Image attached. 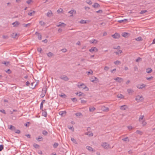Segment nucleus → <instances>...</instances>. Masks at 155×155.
<instances>
[{
	"mask_svg": "<svg viewBox=\"0 0 155 155\" xmlns=\"http://www.w3.org/2000/svg\"><path fill=\"white\" fill-rule=\"evenodd\" d=\"M135 100L138 102H142L143 100V98L142 96L138 95L136 96Z\"/></svg>",
	"mask_w": 155,
	"mask_h": 155,
	"instance_id": "f257e3e1",
	"label": "nucleus"
},
{
	"mask_svg": "<svg viewBox=\"0 0 155 155\" xmlns=\"http://www.w3.org/2000/svg\"><path fill=\"white\" fill-rule=\"evenodd\" d=\"M77 86L79 88H81L82 89H86L87 91H88L89 90L88 88L84 84H81L80 85L78 84Z\"/></svg>",
	"mask_w": 155,
	"mask_h": 155,
	"instance_id": "f03ea898",
	"label": "nucleus"
},
{
	"mask_svg": "<svg viewBox=\"0 0 155 155\" xmlns=\"http://www.w3.org/2000/svg\"><path fill=\"white\" fill-rule=\"evenodd\" d=\"M101 146L105 149H107L109 148V145L108 143L106 142L102 143Z\"/></svg>",
	"mask_w": 155,
	"mask_h": 155,
	"instance_id": "7ed1b4c3",
	"label": "nucleus"
},
{
	"mask_svg": "<svg viewBox=\"0 0 155 155\" xmlns=\"http://www.w3.org/2000/svg\"><path fill=\"white\" fill-rule=\"evenodd\" d=\"M47 91V89L46 87H43L42 91V94L41 95V97H43L45 95Z\"/></svg>",
	"mask_w": 155,
	"mask_h": 155,
	"instance_id": "20e7f679",
	"label": "nucleus"
},
{
	"mask_svg": "<svg viewBox=\"0 0 155 155\" xmlns=\"http://www.w3.org/2000/svg\"><path fill=\"white\" fill-rule=\"evenodd\" d=\"M60 78L65 81H67L69 80V78L66 75H63L61 76Z\"/></svg>",
	"mask_w": 155,
	"mask_h": 155,
	"instance_id": "39448f33",
	"label": "nucleus"
},
{
	"mask_svg": "<svg viewBox=\"0 0 155 155\" xmlns=\"http://www.w3.org/2000/svg\"><path fill=\"white\" fill-rule=\"evenodd\" d=\"M114 79V80L117 81L119 83L123 81V79L122 78L119 77L115 78Z\"/></svg>",
	"mask_w": 155,
	"mask_h": 155,
	"instance_id": "423d86ee",
	"label": "nucleus"
},
{
	"mask_svg": "<svg viewBox=\"0 0 155 155\" xmlns=\"http://www.w3.org/2000/svg\"><path fill=\"white\" fill-rule=\"evenodd\" d=\"M146 85L144 84H138L137 85V87L139 89H142L146 87Z\"/></svg>",
	"mask_w": 155,
	"mask_h": 155,
	"instance_id": "0eeeda50",
	"label": "nucleus"
},
{
	"mask_svg": "<svg viewBox=\"0 0 155 155\" xmlns=\"http://www.w3.org/2000/svg\"><path fill=\"white\" fill-rule=\"evenodd\" d=\"M68 13L71 14L70 16H72L73 14H75L76 13V11L74 9H72L70 11L68 12Z\"/></svg>",
	"mask_w": 155,
	"mask_h": 155,
	"instance_id": "6e6552de",
	"label": "nucleus"
},
{
	"mask_svg": "<svg viewBox=\"0 0 155 155\" xmlns=\"http://www.w3.org/2000/svg\"><path fill=\"white\" fill-rule=\"evenodd\" d=\"M18 34L16 33H13L11 34V36L13 38H18Z\"/></svg>",
	"mask_w": 155,
	"mask_h": 155,
	"instance_id": "1a4fd4ad",
	"label": "nucleus"
},
{
	"mask_svg": "<svg viewBox=\"0 0 155 155\" xmlns=\"http://www.w3.org/2000/svg\"><path fill=\"white\" fill-rule=\"evenodd\" d=\"M89 51L91 52H92L94 51L97 52L98 50L96 47H93L91 49H89Z\"/></svg>",
	"mask_w": 155,
	"mask_h": 155,
	"instance_id": "9d476101",
	"label": "nucleus"
},
{
	"mask_svg": "<svg viewBox=\"0 0 155 155\" xmlns=\"http://www.w3.org/2000/svg\"><path fill=\"white\" fill-rule=\"evenodd\" d=\"M101 109L104 111H107L109 110V108L108 107H106L105 106H102L101 107Z\"/></svg>",
	"mask_w": 155,
	"mask_h": 155,
	"instance_id": "9b49d317",
	"label": "nucleus"
},
{
	"mask_svg": "<svg viewBox=\"0 0 155 155\" xmlns=\"http://www.w3.org/2000/svg\"><path fill=\"white\" fill-rule=\"evenodd\" d=\"M112 36L114 38H117L120 37V35L117 33H115L114 34L112 35Z\"/></svg>",
	"mask_w": 155,
	"mask_h": 155,
	"instance_id": "f8f14e48",
	"label": "nucleus"
},
{
	"mask_svg": "<svg viewBox=\"0 0 155 155\" xmlns=\"http://www.w3.org/2000/svg\"><path fill=\"white\" fill-rule=\"evenodd\" d=\"M35 34L37 35L38 38L39 40H41V39L42 37L41 34L37 32H36Z\"/></svg>",
	"mask_w": 155,
	"mask_h": 155,
	"instance_id": "ddd939ff",
	"label": "nucleus"
},
{
	"mask_svg": "<svg viewBox=\"0 0 155 155\" xmlns=\"http://www.w3.org/2000/svg\"><path fill=\"white\" fill-rule=\"evenodd\" d=\"M52 13L51 10H49L47 14V16L49 17H50L52 15Z\"/></svg>",
	"mask_w": 155,
	"mask_h": 155,
	"instance_id": "4468645a",
	"label": "nucleus"
},
{
	"mask_svg": "<svg viewBox=\"0 0 155 155\" xmlns=\"http://www.w3.org/2000/svg\"><path fill=\"white\" fill-rule=\"evenodd\" d=\"M86 148L90 151L93 152L94 151V149L91 147L87 146L86 147Z\"/></svg>",
	"mask_w": 155,
	"mask_h": 155,
	"instance_id": "2eb2a0df",
	"label": "nucleus"
},
{
	"mask_svg": "<svg viewBox=\"0 0 155 155\" xmlns=\"http://www.w3.org/2000/svg\"><path fill=\"white\" fill-rule=\"evenodd\" d=\"M20 23L18 21H15V22L13 23L12 25L14 26V27H16L17 26L19 25Z\"/></svg>",
	"mask_w": 155,
	"mask_h": 155,
	"instance_id": "dca6fc26",
	"label": "nucleus"
},
{
	"mask_svg": "<svg viewBox=\"0 0 155 155\" xmlns=\"http://www.w3.org/2000/svg\"><path fill=\"white\" fill-rule=\"evenodd\" d=\"M146 71L147 73H150L152 71V69L150 68H149L146 69Z\"/></svg>",
	"mask_w": 155,
	"mask_h": 155,
	"instance_id": "f3484780",
	"label": "nucleus"
},
{
	"mask_svg": "<svg viewBox=\"0 0 155 155\" xmlns=\"http://www.w3.org/2000/svg\"><path fill=\"white\" fill-rule=\"evenodd\" d=\"M127 108L126 105H124L120 107V109L122 110H125Z\"/></svg>",
	"mask_w": 155,
	"mask_h": 155,
	"instance_id": "a211bd4d",
	"label": "nucleus"
},
{
	"mask_svg": "<svg viewBox=\"0 0 155 155\" xmlns=\"http://www.w3.org/2000/svg\"><path fill=\"white\" fill-rule=\"evenodd\" d=\"M66 111H61L59 112V114L62 116H63V115L64 114H66Z\"/></svg>",
	"mask_w": 155,
	"mask_h": 155,
	"instance_id": "6ab92c4d",
	"label": "nucleus"
},
{
	"mask_svg": "<svg viewBox=\"0 0 155 155\" xmlns=\"http://www.w3.org/2000/svg\"><path fill=\"white\" fill-rule=\"evenodd\" d=\"M92 6L94 8H97L100 6V5L97 3H95L92 5Z\"/></svg>",
	"mask_w": 155,
	"mask_h": 155,
	"instance_id": "aec40b11",
	"label": "nucleus"
},
{
	"mask_svg": "<svg viewBox=\"0 0 155 155\" xmlns=\"http://www.w3.org/2000/svg\"><path fill=\"white\" fill-rule=\"evenodd\" d=\"M98 41L95 39H92L91 41H90V42L91 43L96 44L98 42Z\"/></svg>",
	"mask_w": 155,
	"mask_h": 155,
	"instance_id": "412c9836",
	"label": "nucleus"
},
{
	"mask_svg": "<svg viewBox=\"0 0 155 155\" xmlns=\"http://www.w3.org/2000/svg\"><path fill=\"white\" fill-rule=\"evenodd\" d=\"M127 21V19H124L123 20H119L118 21V22L119 23H122V22H126Z\"/></svg>",
	"mask_w": 155,
	"mask_h": 155,
	"instance_id": "4be33fe9",
	"label": "nucleus"
},
{
	"mask_svg": "<svg viewBox=\"0 0 155 155\" xmlns=\"http://www.w3.org/2000/svg\"><path fill=\"white\" fill-rule=\"evenodd\" d=\"M42 110V114L43 116L45 117H46L47 116V112L44 110Z\"/></svg>",
	"mask_w": 155,
	"mask_h": 155,
	"instance_id": "5701e85b",
	"label": "nucleus"
},
{
	"mask_svg": "<svg viewBox=\"0 0 155 155\" xmlns=\"http://www.w3.org/2000/svg\"><path fill=\"white\" fill-rule=\"evenodd\" d=\"M86 135H88L89 136H93V134L91 132H88L85 133Z\"/></svg>",
	"mask_w": 155,
	"mask_h": 155,
	"instance_id": "b1692460",
	"label": "nucleus"
},
{
	"mask_svg": "<svg viewBox=\"0 0 155 155\" xmlns=\"http://www.w3.org/2000/svg\"><path fill=\"white\" fill-rule=\"evenodd\" d=\"M36 139L39 141H41L42 140L43 138L41 136H39L38 138H36Z\"/></svg>",
	"mask_w": 155,
	"mask_h": 155,
	"instance_id": "393cba45",
	"label": "nucleus"
},
{
	"mask_svg": "<svg viewBox=\"0 0 155 155\" xmlns=\"http://www.w3.org/2000/svg\"><path fill=\"white\" fill-rule=\"evenodd\" d=\"M128 35L129 33H127L124 32L122 33V36L124 37H126Z\"/></svg>",
	"mask_w": 155,
	"mask_h": 155,
	"instance_id": "a878e982",
	"label": "nucleus"
},
{
	"mask_svg": "<svg viewBox=\"0 0 155 155\" xmlns=\"http://www.w3.org/2000/svg\"><path fill=\"white\" fill-rule=\"evenodd\" d=\"M42 133L45 136H46L48 134V132L45 130L43 131L42 132Z\"/></svg>",
	"mask_w": 155,
	"mask_h": 155,
	"instance_id": "bb28decb",
	"label": "nucleus"
},
{
	"mask_svg": "<svg viewBox=\"0 0 155 155\" xmlns=\"http://www.w3.org/2000/svg\"><path fill=\"white\" fill-rule=\"evenodd\" d=\"M122 52V51L120 50H119L117 51H116L114 52V53L117 55L119 54H121Z\"/></svg>",
	"mask_w": 155,
	"mask_h": 155,
	"instance_id": "cd10ccee",
	"label": "nucleus"
},
{
	"mask_svg": "<svg viewBox=\"0 0 155 155\" xmlns=\"http://www.w3.org/2000/svg\"><path fill=\"white\" fill-rule=\"evenodd\" d=\"M96 109V108L94 107H89V110L90 112H92L94 111Z\"/></svg>",
	"mask_w": 155,
	"mask_h": 155,
	"instance_id": "c85d7f7f",
	"label": "nucleus"
},
{
	"mask_svg": "<svg viewBox=\"0 0 155 155\" xmlns=\"http://www.w3.org/2000/svg\"><path fill=\"white\" fill-rule=\"evenodd\" d=\"M117 97L120 98H123L124 97V96L122 94H119L117 95Z\"/></svg>",
	"mask_w": 155,
	"mask_h": 155,
	"instance_id": "c756f323",
	"label": "nucleus"
},
{
	"mask_svg": "<svg viewBox=\"0 0 155 155\" xmlns=\"http://www.w3.org/2000/svg\"><path fill=\"white\" fill-rule=\"evenodd\" d=\"M127 91L129 94H130L133 92H134V91L131 89H128L127 90Z\"/></svg>",
	"mask_w": 155,
	"mask_h": 155,
	"instance_id": "7c9ffc66",
	"label": "nucleus"
},
{
	"mask_svg": "<svg viewBox=\"0 0 155 155\" xmlns=\"http://www.w3.org/2000/svg\"><path fill=\"white\" fill-rule=\"evenodd\" d=\"M94 79H92V78H91L90 80L92 82H94L95 81H97L98 80V79H97V78L96 77H94Z\"/></svg>",
	"mask_w": 155,
	"mask_h": 155,
	"instance_id": "2f4dec72",
	"label": "nucleus"
},
{
	"mask_svg": "<svg viewBox=\"0 0 155 155\" xmlns=\"http://www.w3.org/2000/svg\"><path fill=\"white\" fill-rule=\"evenodd\" d=\"M71 140L74 143L76 144L77 143V142L76 141V140L74 138H71Z\"/></svg>",
	"mask_w": 155,
	"mask_h": 155,
	"instance_id": "473e14b6",
	"label": "nucleus"
},
{
	"mask_svg": "<svg viewBox=\"0 0 155 155\" xmlns=\"http://www.w3.org/2000/svg\"><path fill=\"white\" fill-rule=\"evenodd\" d=\"M58 145V144L57 143H55L53 145V146L54 148H57Z\"/></svg>",
	"mask_w": 155,
	"mask_h": 155,
	"instance_id": "72a5a7b5",
	"label": "nucleus"
},
{
	"mask_svg": "<svg viewBox=\"0 0 155 155\" xmlns=\"http://www.w3.org/2000/svg\"><path fill=\"white\" fill-rule=\"evenodd\" d=\"M120 62L119 61H116L114 62V63L116 65H119L120 64Z\"/></svg>",
	"mask_w": 155,
	"mask_h": 155,
	"instance_id": "f704fd0d",
	"label": "nucleus"
},
{
	"mask_svg": "<svg viewBox=\"0 0 155 155\" xmlns=\"http://www.w3.org/2000/svg\"><path fill=\"white\" fill-rule=\"evenodd\" d=\"M75 114L76 116L78 117H80L82 115V114L81 113H77Z\"/></svg>",
	"mask_w": 155,
	"mask_h": 155,
	"instance_id": "c9c22d12",
	"label": "nucleus"
},
{
	"mask_svg": "<svg viewBox=\"0 0 155 155\" xmlns=\"http://www.w3.org/2000/svg\"><path fill=\"white\" fill-rule=\"evenodd\" d=\"M47 54L48 56L49 57H51L53 55V54L51 52H49Z\"/></svg>",
	"mask_w": 155,
	"mask_h": 155,
	"instance_id": "e433bc0d",
	"label": "nucleus"
},
{
	"mask_svg": "<svg viewBox=\"0 0 155 155\" xmlns=\"http://www.w3.org/2000/svg\"><path fill=\"white\" fill-rule=\"evenodd\" d=\"M9 128L11 130H13L15 129V127L12 125H10L9 127Z\"/></svg>",
	"mask_w": 155,
	"mask_h": 155,
	"instance_id": "4c0bfd02",
	"label": "nucleus"
},
{
	"mask_svg": "<svg viewBox=\"0 0 155 155\" xmlns=\"http://www.w3.org/2000/svg\"><path fill=\"white\" fill-rule=\"evenodd\" d=\"M33 1H32V0H28L26 1V3L28 4H29L31 3H33Z\"/></svg>",
	"mask_w": 155,
	"mask_h": 155,
	"instance_id": "58836bf2",
	"label": "nucleus"
},
{
	"mask_svg": "<svg viewBox=\"0 0 155 155\" xmlns=\"http://www.w3.org/2000/svg\"><path fill=\"white\" fill-rule=\"evenodd\" d=\"M68 128L69 129H70L72 130V131H74V129L73 126L70 127V126H68Z\"/></svg>",
	"mask_w": 155,
	"mask_h": 155,
	"instance_id": "ea45409f",
	"label": "nucleus"
},
{
	"mask_svg": "<svg viewBox=\"0 0 155 155\" xmlns=\"http://www.w3.org/2000/svg\"><path fill=\"white\" fill-rule=\"evenodd\" d=\"M39 24L41 26H44L45 25V23L42 21H40Z\"/></svg>",
	"mask_w": 155,
	"mask_h": 155,
	"instance_id": "a19ab883",
	"label": "nucleus"
},
{
	"mask_svg": "<svg viewBox=\"0 0 155 155\" xmlns=\"http://www.w3.org/2000/svg\"><path fill=\"white\" fill-rule=\"evenodd\" d=\"M65 24H64V23H62L61 24H59L57 26L58 27L60 26H64L65 25Z\"/></svg>",
	"mask_w": 155,
	"mask_h": 155,
	"instance_id": "79ce46f5",
	"label": "nucleus"
},
{
	"mask_svg": "<svg viewBox=\"0 0 155 155\" xmlns=\"http://www.w3.org/2000/svg\"><path fill=\"white\" fill-rule=\"evenodd\" d=\"M143 115H141L140 117L139 118V121L140 122L142 120L144 117Z\"/></svg>",
	"mask_w": 155,
	"mask_h": 155,
	"instance_id": "37998d69",
	"label": "nucleus"
},
{
	"mask_svg": "<svg viewBox=\"0 0 155 155\" xmlns=\"http://www.w3.org/2000/svg\"><path fill=\"white\" fill-rule=\"evenodd\" d=\"M86 2L89 5H91L92 4V2L90 0H87Z\"/></svg>",
	"mask_w": 155,
	"mask_h": 155,
	"instance_id": "c03bdc74",
	"label": "nucleus"
},
{
	"mask_svg": "<svg viewBox=\"0 0 155 155\" xmlns=\"http://www.w3.org/2000/svg\"><path fill=\"white\" fill-rule=\"evenodd\" d=\"M136 132L137 134H140V135H142V132L140 130H137Z\"/></svg>",
	"mask_w": 155,
	"mask_h": 155,
	"instance_id": "a18cd8bd",
	"label": "nucleus"
},
{
	"mask_svg": "<svg viewBox=\"0 0 155 155\" xmlns=\"http://www.w3.org/2000/svg\"><path fill=\"white\" fill-rule=\"evenodd\" d=\"M80 22V23H81V24H85V23H86V21L85 20H81V21Z\"/></svg>",
	"mask_w": 155,
	"mask_h": 155,
	"instance_id": "49530a36",
	"label": "nucleus"
},
{
	"mask_svg": "<svg viewBox=\"0 0 155 155\" xmlns=\"http://www.w3.org/2000/svg\"><path fill=\"white\" fill-rule=\"evenodd\" d=\"M4 148L3 145L1 144L0 145V151H1Z\"/></svg>",
	"mask_w": 155,
	"mask_h": 155,
	"instance_id": "de8ad7c7",
	"label": "nucleus"
},
{
	"mask_svg": "<svg viewBox=\"0 0 155 155\" xmlns=\"http://www.w3.org/2000/svg\"><path fill=\"white\" fill-rule=\"evenodd\" d=\"M33 146L35 148H37L39 147V146L37 144L34 143L33 144Z\"/></svg>",
	"mask_w": 155,
	"mask_h": 155,
	"instance_id": "09e8293b",
	"label": "nucleus"
},
{
	"mask_svg": "<svg viewBox=\"0 0 155 155\" xmlns=\"http://www.w3.org/2000/svg\"><path fill=\"white\" fill-rule=\"evenodd\" d=\"M60 96L61 97H62L63 98H65L66 97V95L64 94H61Z\"/></svg>",
	"mask_w": 155,
	"mask_h": 155,
	"instance_id": "8fccbe9b",
	"label": "nucleus"
},
{
	"mask_svg": "<svg viewBox=\"0 0 155 155\" xmlns=\"http://www.w3.org/2000/svg\"><path fill=\"white\" fill-rule=\"evenodd\" d=\"M146 12H147V10H143L141 11L140 12V14H144V13H145Z\"/></svg>",
	"mask_w": 155,
	"mask_h": 155,
	"instance_id": "3c124183",
	"label": "nucleus"
},
{
	"mask_svg": "<svg viewBox=\"0 0 155 155\" xmlns=\"http://www.w3.org/2000/svg\"><path fill=\"white\" fill-rule=\"evenodd\" d=\"M2 63L3 64H4L6 66H7L8 64L9 63V62H5V61H4L2 62Z\"/></svg>",
	"mask_w": 155,
	"mask_h": 155,
	"instance_id": "603ef678",
	"label": "nucleus"
},
{
	"mask_svg": "<svg viewBox=\"0 0 155 155\" xmlns=\"http://www.w3.org/2000/svg\"><path fill=\"white\" fill-rule=\"evenodd\" d=\"M136 40L137 41H141L142 40V38H141V37H138L137 38Z\"/></svg>",
	"mask_w": 155,
	"mask_h": 155,
	"instance_id": "864d4df0",
	"label": "nucleus"
},
{
	"mask_svg": "<svg viewBox=\"0 0 155 155\" xmlns=\"http://www.w3.org/2000/svg\"><path fill=\"white\" fill-rule=\"evenodd\" d=\"M83 94V93L81 92H79V93H78L76 94H79L78 96L79 97L81 96Z\"/></svg>",
	"mask_w": 155,
	"mask_h": 155,
	"instance_id": "5fc2aeb1",
	"label": "nucleus"
},
{
	"mask_svg": "<svg viewBox=\"0 0 155 155\" xmlns=\"http://www.w3.org/2000/svg\"><path fill=\"white\" fill-rule=\"evenodd\" d=\"M109 69V67L107 66H105L104 68V69L106 71H108Z\"/></svg>",
	"mask_w": 155,
	"mask_h": 155,
	"instance_id": "6e6d98bb",
	"label": "nucleus"
},
{
	"mask_svg": "<svg viewBox=\"0 0 155 155\" xmlns=\"http://www.w3.org/2000/svg\"><path fill=\"white\" fill-rule=\"evenodd\" d=\"M0 111L4 114H6V112L5 110L4 109L0 110Z\"/></svg>",
	"mask_w": 155,
	"mask_h": 155,
	"instance_id": "4d7b16f0",
	"label": "nucleus"
},
{
	"mask_svg": "<svg viewBox=\"0 0 155 155\" xmlns=\"http://www.w3.org/2000/svg\"><path fill=\"white\" fill-rule=\"evenodd\" d=\"M31 24V23H28L26 24H23V25H24V27H28V26L30 25Z\"/></svg>",
	"mask_w": 155,
	"mask_h": 155,
	"instance_id": "13d9d810",
	"label": "nucleus"
},
{
	"mask_svg": "<svg viewBox=\"0 0 155 155\" xmlns=\"http://www.w3.org/2000/svg\"><path fill=\"white\" fill-rule=\"evenodd\" d=\"M42 50V49L41 48H37V51L40 53H41Z\"/></svg>",
	"mask_w": 155,
	"mask_h": 155,
	"instance_id": "bf43d9fd",
	"label": "nucleus"
},
{
	"mask_svg": "<svg viewBox=\"0 0 155 155\" xmlns=\"http://www.w3.org/2000/svg\"><path fill=\"white\" fill-rule=\"evenodd\" d=\"M141 123L143 126L147 124V123L144 120H143L142 121Z\"/></svg>",
	"mask_w": 155,
	"mask_h": 155,
	"instance_id": "052dcab7",
	"label": "nucleus"
},
{
	"mask_svg": "<svg viewBox=\"0 0 155 155\" xmlns=\"http://www.w3.org/2000/svg\"><path fill=\"white\" fill-rule=\"evenodd\" d=\"M62 11H63V10L61 8H60V9H59L57 11V12L58 13H60V12H62Z\"/></svg>",
	"mask_w": 155,
	"mask_h": 155,
	"instance_id": "680f3d73",
	"label": "nucleus"
},
{
	"mask_svg": "<svg viewBox=\"0 0 155 155\" xmlns=\"http://www.w3.org/2000/svg\"><path fill=\"white\" fill-rule=\"evenodd\" d=\"M43 104H42V103H41L40 104V109L41 110H42L43 108Z\"/></svg>",
	"mask_w": 155,
	"mask_h": 155,
	"instance_id": "e2e57ef3",
	"label": "nucleus"
},
{
	"mask_svg": "<svg viewBox=\"0 0 155 155\" xmlns=\"http://www.w3.org/2000/svg\"><path fill=\"white\" fill-rule=\"evenodd\" d=\"M87 73L88 74H92L93 72L92 71H88L87 72Z\"/></svg>",
	"mask_w": 155,
	"mask_h": 155,
	"instance_id": "0e129e2a",
	"label": "nucleus"
},
{
	"mask_svg": "<svg viewBox=\"0 0 155 155\" xmlns=\"http://www.w3.org/2000/svg\"><path fill=\"white\" fill-rule=\"evenodd\" d=\"M141 58H140V57H138L137 59H136V61L137 62H139L140 60H141Z\"/></svg>",
	"mask_w": 155,
	"mask_h": 155,
	"instance_id": "69168bd1",
	"label": "nucleus"
},
{
	"mask_svg": "<svg viewBox=\"0 0 155 155\" xmlns=\"http://www.w3.org/2000/svg\"><path fill=\"white\" fill-rule=\"evenodd\" d=\"M71 100L73 102L77 101V99L75 97L71 99Z\"/></svg>",
	"mask_w": 155,
	"mask_h": 155,
	"instance_id": "338daca9",
	"label": "nucleus"
},
{
	"mask_svg": "<svg viewBox=\"0 0 155 155\" xmlns=\"http://www.w3.org/2000/svg\"><path fill=\"white\" fill-rule=\"evenodd\" d=\"M61 51L63 52H65L67 51V50L65 48L61 49Z\"/></svg>",
	"mask_w": 155,
	"mask_h": 155,
	"instance_id": "774afa93",
	"label": "nucleus"
}]
</instances>
